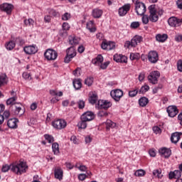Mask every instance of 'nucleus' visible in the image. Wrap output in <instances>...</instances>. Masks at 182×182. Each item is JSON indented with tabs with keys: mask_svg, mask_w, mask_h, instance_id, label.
<instances>
[{
	"mask_svg": "<svg viewBox=\"0 0 182 182\" xmlns=\"http://www.w3.org/2000/svg\"><path fill=\"white\" fill-rule=\"evenodd\" d=\"M28 164H26V162H24L23 161H18L12 163L11 164L9 165H4L1 168V171L3 173H6V171H12V173H14V174H16L17 176H21V174H23L28 171Z\"/></svg>",
	"mask_w": 182,
	"mask_h": 182,
	"instance_id": "f257e3e1",
	"label": "nucleus"
},
{
	"mask_svg": "<svg viewBox=\"0 0 182 182\" xmlns=\"http://www.w3.org/2000/svg\"><path fill=\"white\" fill-rule=\"evenodd\" d=\"M149 12V16L142 15V23L144 25H147L149 21L151 22H157L159 21V15H157V9L156 8V4H152L148 7Z\"/></svg>",
	"mask_w": 182,
	"mask_h": 182,
	"instance_id": "f03ea898",
	"label": "nucleus"
},
{
	"mask_svg": "<svg viewBox=\"0 0 182 182\" xmlns=\"http://www.w3.org/2000/svg\"><path fill=\"white\" fill-rule=\"evenodd\" d=\"M143 41V37L135 36L131 41H127L124 43V48L130 49V48H136L139 43Z\"/></svg>",
	"mask_w": 182,
	"mask_h": 182,
	"instance_id": "7ed1b4c3",
	"label": "nucleus"
},
{
	"mask_svg": "<svg viewBox=\"0 0 182 182\" xmlns=\"http://www.w3.org/2000/svg\"><path fill=\"white\" fill-rule=\"evenodd\" d=\"M76 56V50L74 46H71L66 50V56L65 57V63H69Z\"/></svg>",
	"mask_w": 182,
	"mask_h": 182,
	"instance_id": "20e7f679",
	"label": "nucleus"
},
{
	"mask_svg": "<svg viewBox=\"0 0 182 182\" xmlns=\"http://www.w3.org/2000/svg\"><path fill=\"white\" fill-rule=\"evenodd\" d=\"M101 48L103 49V50H114V49H116V43L103 40L101 43Z\"/></svg>",
	"mask_w": 182,
	"mask_h": 182,
	"instance_id": "39448f33",
	"label": "nucleus"
},
{
	"mask_svg": "<svg viewBox=\"0 0 182 182\" xmlns=\"http://www.w3.org/2000/svg\"><path fill=\"white\" fill-rule=\"evenodd\" d=\"M52 126L57 130H62V129H65V127L68 126V122H66L65 119H55L52 122Z\"/></svg>",
	"mask_w": 182,
	"mask_h": 182,
	"instance_id": "423d86ee",
	"label": "nucleus"
},
{
	"mask_svg": "<svg viewBox=\"0 0 182 182\" xmlns=\"http://www.w3.org/2000/svg\"><path fill=\"white\" fill-rule=\"evenodd\" d=\"M44 56L47 60H56L58 58V52L53 49L48 48L44 53Z\"/></svg>",
	"mask_w": 182,
	"mask_h": 182,
	"instance_id": "0eeeda50",
	"label": "nucleus"
},
{
	"mask_svg": "<svg viewBox=\"0 0 182 182\" xmlns=\"http://www.w3.org/2000/svg\"><path fill=\"white\" fill-rule=\"evenodd\" d=\"M135 11L137 15H139L140 16H143V15L146 14V4L141 2L135 3Z\"/></svg>",
	"mask_w": 182,
	"mask_h": 182,
	"instance_id": "6e6552de",
	"label": "nucleus"
},
{
	"mask_svg": "<svg viewBox=\"0 0 182 182\" xmlns=\"http://www.w3.org/2000/svg\"><path fill=\"white\" fill-rule=\"evenodd\" d=\"M159 77H160V72L153 71L149 75L148 80L152 85H156L159 82Z\"/></svg>",
	"mask_w": 182,
	"mask_h": 182,
	"instance_id": "1a4fd4ad",
	"label": "nucleus"
},
{
	"mask_svg": "<svg viewBox=\"0 0 182 182\" xmlns=\"http://www.w3.org/2000/svg\"><path fill=\"white\" fill-rule=\"evenodd\" d=\"M12 9H14V5L8 3H4L0 4V11L6 12L7 15L12 14Z\"/></svg>",
	"mask_w": 182,
	"mask_h": 182,
	"instance_id": "9d476101",
	"label": "nucleus"
},
{
	"mask_svg": "<svg viewBox=\"0 0 182 182\" xmlns=\"http://www.w3.org/2000/svg\"><path fill=\"white\" fill-rule=\"evenodd\" d=\"M110 95L115 102H120V99L123 97V91L122 90H112Z\"/></svg>",
	"mask_w": 182,
	"mask_h": 182,
	"instance_id": "9b49d317",
	"label": "nucleus"
},
{
	"mask_svg": "<svg viewBox=\"0 0 182 182\" xmlns=\"http://www.w3.org/2000/svg\"><path fill=\"white\" fill-rule=\"evenodd\" d=\"M148 60L151 63H157L159 61V53L155 50L149 51L147 55Z\"/></svg>",
	"mask_w": 182,
	"mask_h": 182,
	"instance_id": "f8f14e48",
	"label": "nucleus"
},
{
	"mask_svg": "<svg viewBox=\"0 0 182 182\" xmlns=\"http://www.w3.org/2000/svg\"><path fill=\"white\" fill-rule=\"evenodd\" d=\"M131 8L132 4H126L120 7L118 10V14L119 16H126V15H127V13L130 11Z\"/></svg>",
	"mask_w": 182,
	"mask_h": 182,
	"instance_id": "ddd939ff",
	"label": "nucleus"
},
{
	"mask_svg": "<svg viewBox=\"0 0 182 182\" xmlns=\"http://www.w3.org/2000/svg\"><path fill=\"white\" fill-rule=\"evenodd\" d=\"M166 112L169 117H176V114H178V109L176 105H171L166 108Z\"/></svg>",
	"mask_w": 182,
	"mask_h": 182,
	"instance_id": "4468645a",
	"label": "nucleus"
},
{
	"mask_svg": "<svg viewBox=\"0 0 182 182\" xmlns=\"http://www.w3.org/2000/svg\"><path fill=\"white\" fill-rule=\"evenodd\" d=\"M182 23V19H178L176 17H171L168 20V23L170 26H172L173 28H176L177 26H180Z\"/></svg>",
	"mask_w": 182,
	"mask_h": 182,
	"instance_id": "2eb2a0df",
	"label": "nucleus"
},
{
	"mask_svg": "<svg viewBox=\"0 0 182 182\" xmlns=\"http://www.w3.org/2000/svg\"><path fill=\"white\" fill-rule=\"evenodd\" d=\"M98 107L99 109H104V110H107L109 107H112V102L107 100H98Z\"/></svg>",
	"mask_w": 182,
	"mask_h": 182,
	"instance_id": "dca6fc26",
	"label": "nucleus"
},
{
	"mask_svg": "<svg viewBox=\"0 0 182 182\" xmlns=\"http://www.w3.org/2000/svg\"><path fill=\"white\" fill-rule=\"evenodd\" d=\"M159 153L161 157H164V159H168L170 156H171V149L163 147L159 149Z\"/></svg>",
	"mask_w": 182,
	"mask_h": 182,
	"instance_id": "f3484780",
	"label": "nucleus"
},
{
	"mask_svg": "<svg viewBox=\"0 0 182 182\" xmlns=\"http://www.w3.org/2000/svg\"><path fill=\"white\" fill-rule=\"evenodd\" d=\"M23 50L26 55H35L38 52L36 46H28L24 47Z\"/></svg>",
	"mask_w": 182,
	"mask_h": 182,
	"instance_id": "a211bd4d",
	"label": "nucleus"
},
{
	"mask_svg": "<svg viewBox=\"0 0 182 182\" xmlns=\"http://www.w3.org/2000/svg\"><path fill=\"white\" fill-rule=\"evenodd\" d=\"M81 118L86 122H92L95 119V114L90 111H87L81 115Z\"/></svg>",
	"mask_w": 182,
	"mask_h": 182,
	"instance_id": "6ab92c4d",
	"label": "nucleus"
},
{
	"mask_svg": "<svg viewBox=\"0 0 182 182\" xmlns=\"http://www.w3.org/2000/svg\"><path fill=\"white\" fill-rule=\"evenodd\" d=\"M54 176L55 178H57V180H63V170L60 166H57L54 169Z\"/></svg>",
	"mask_w": 182,
	"mask_h": 182,
	"instance_id": "aec40b11",
	"label": "nucleus"
},
{
	"mask_svg": "<svg viewBox=\"0 0 182 182\" xmlns=\"http://www.w3.org/2000/svg\"><path fill=\"white\" fill-rule=\"evenodd\" d=\"M182 135L181 132H174L171 134V143H173L174 144H177L178 143V141L181 139V136Z\"/></svg>",
	"mask_w": 182,
	"mask_h": 182,
	"instance_id": "412c9836",
	"label": "nucleus"
},
{
	"mask_svg": "<svg viewBox=\"0 0 182 182\" xmlns=\"http://www.w3.org/2000/svg\"><path fill=\"white\" fill-rule=\"evenodd\" d=\"M18 122H19L18 119H16V118L10 119L7 122V126L10 129H16V127H18Z\"/></svg>",
	"mask_w": 182,
	"mask_h": 182,
	"instance_id": "4be33fe9",
	"label": "nucleus"
},
{
	"mask_svg": "<svg viewBox=\"0 0 182 182\" xmlns=\"http://www.w3.org/2000/svg\"><path fill=\"white\" fill-rule=\"evenodd\" d=\"M69 43L72 46H75V45H79V42H80V38L74 36H70L68 38Z\"/></svg>",
	"mask_w": 182,
	"mask_h": 182,
	"instance_id": "5701e85b",
	"label": "nucleus"
},
{
	"mask_svg": "<svg viewBox=\"0 0 182 182\" xmlns=\"http://www.w3.org/2000/svg\"><path fill=\"white\" fill-rule=\"evenodd\" d=\"M92 15L93 18L99 19V18H102V15H103V10L100 9H94L92 10Z\"/></svg>",
	"mask_w": 182,
	"mask_h": 182,
	"instance_id": "b1692460",
	"label": "nucleus"
},
{
	"mask_svg": "<svg viewBox=\"0 0 182 182\" xmlns=\"http://www.w3.org/2000/svg\"><path fill=\"white\" fill-rule=\"evenodd\" d=\"M89 102L91 105H95L97 102V94L96 92L90 93Z\"/></svg>",
	"mask_w": 182,
	"mask_h": 182,
	"instance_id": "393cba45",
	"label": "nucleus"
},
{
	"mask_svg": "<svg viewBox=\"0 0 182 182\" xmlns=\"http://www.w3.org/2000/svg\"><path fill=\"white\" fill-rule=\"evenodd\" d=\"M168 38V36H167V34H157L156 36V39L157 41V42H166V41H167Z\"/></svg>",
	"mask_w": 182,
	"mask_h": 182,
	"instance_id": "a878e982",
	"label": "nucleus"
},
{
	"mask_svg": "<svg viewBox=\"0 0 182 182\" xmlns=\"http://www.w3.org/2000/svg\"><path fill=\"white\" fill-rule=\"evenodd\" d=\"M52 150L55 156H59V154L60 153V151H59V144H58L57 142L53 143Z\"/></svg>",
	"mask_w": 182,
	"mask_h": 182,
	"instance_id": "bb28decb",
	"label": "nucleus"
},
{
	"mask_svg": "<svg viewBox=\"0 0 182 182\" xmlns=\"http://www.w3.org/2000/svg\"><path fill=\"white\" fill-rule=\"evenodd\" d=\"M148 104H149V99L146 97H142L139 100V105L141 107H144L147 106Z\"/></svg>",
	"mask_w": 182,
	"mask_h": 182,
	"instance_id": "cd10ccee",
	"label": "nucleus"
},
{
	"mask_svg": "<svg viewBox=\"0 0 182 182\" xmlns=\"http://www.w3.org/2000/svg\"><path fill=\"white\" fill-rule=\"evenodd\" d=\"M75 90H79L82 87V80L80 79H75L73 82Z\"/></svg>",
	"mask_w": 182,
	"mask_h": 182,
	"instance_id": "c85d7f7f",
	"label": "nucleus"
},
{
	"mask_svg": "<svg viewBox=\"0 0 182 182\" xmlns=\"http://www.w3.org/2000/svg\"><path fill=\"white\" fill-rule=\"evenodd\" d=\"M16 100H18V97L14 96L12 97L9 98L6 100L7 106H14V105L16 104Z\"/></svg>",
	"mask_w": 182,
	"mask_h": 182,
	"instance_id": "c756f323",
	"label": "nucleus"
},
{
	"mask_svg": "<svg viewBox=\"0 0 182 182\" xmlns=\"http://www.w3.org/2000/svg\"><path fill=\"white\" fill-rule=\"evenodd\" d=\"M105 124L107 130H110V129H114V127H116V123L113 122L110 119H107Z\"/></svg>",
	"mask_w": 182,
	"mask_h": 182,
	"instance_id": "7c9ffc66",
	"label": "nucleus"
},
{
	"mask_svg": "<svg viewBox=\"0 0 182 182\" xmlns=\"http://www.w3.org/2000/svg\"><path fill=\"white\" fill-rule=\"evenodd\" d=\"M77 127L79 129H86L87 127V121L80 117V122H78Z\"/></svg>",
	"mask_w": 182,
	"mask_h": 182,
	"instance_id": "2f4dec72",
	"label": "nucleus"
},
{
	"mask_svg": "<svg viewBox=\"0 0 182 182\" xmlns=\"http://www.w3.org/2000/svg\"><path fill=\"white\" fill-rule=\"evenodd\" d=\"M87 29H89L90 32H96V27H95V22L92 21L87 23Z\"/></svg>",
	"mask_w": 182,
	"mask_h": 182,
	"instance_id": "473e14b6",
	"label": "nucleus"
},
{
	"mask_svg": "<svg viewBox=\"0 0 182 182\" xmlns=\"http://www.w3.org/2000/svg\"><path fill=\"white\" fill-rule=\"evenodd\" d=\"M50 95L51 96H54L55 97H58V96L59 97H62V96H63V92H61V91H60V92H58V91L55 90H50Z\"/></svg>",
	"mask_w": 182,
	"mask_h": 182,
	"instance_id": "72a5a7b5",
	"label": "nucleus"
},
{
	"mask_svg": "<svg viewBox=\"0 0 182 182\" xmlns=\"http://www.w3.org/2000/svg\"><path fill=\"white\" fill-rule=\"evenodd\" d=\"M5 46L7 50H12V49L15 48L16 44H15V42H14L13 41H10L6 43Z\"/></svg>",
	"mask_w": 182,
	"mask_h": 182,
	"instance_id": "f704fd0d",
	"label": "nucleus"
},
{
	"mask_svg": "<svg viewBox=\"0 0 182 182\" xmlns=\"http://www.w3.org/2000/svg\"><path fill=\"white\" fill-rule=\"evenodd\" d=\"M92 63L94 65H97V63H103V56L102 55H98L96 58L92 60Z\"/></svg>",
	"mask_w": 182,
	"mask_h": 182,
	"instance_id": "c9c22d12",
	"label": "nucleus"
},
{
	"mask_svg": "<svg viewBox=\"0 0 182 182\" xmlns=\"http://www.w3.org/2000/svg\"><path fill=\"white\" fill-rule=\"evenodd\" d=\"M153 176L158 177V178H163V173H161V169H154L153 171Z\"/></svg>",
	"mask_w": 182,
	"mask_h": 182,
	"instance_id": "e433bc0d",
	"label": "nucleus"
},
{
	"mask_svg": "<svg viewBox=\"0 0 182 182\" xmlns=\"http://www.w3.org/2000/svg\"><path fill=\"white\" fill-rule=\"evenodd\" d=\"M129 59H131L132 60H139L140 59V53H131Z\"/></svg>",
	"mask_w": 182,
	"mask_h": 182,
	"instance_id": "4c0bfd02",
	"label": "nucleus"
},
{
	"mask_svg": "<svg viewBox=\"0 0 182 182\" xmlns=\"http://www.w3.org/2000/svg\"><path fill=\"white\" fill-rule=\"evenodd\" d=\"M137 93H139V88L136 87L129 91V97H135V96H137Z\"/></svg>",
	"mask_w": 182,
	"mask_h": 182,
	"instance_id": "58836bf2",
	"label": "nucleus"
},
{
	"mask_svg": "<svg viewBox=\"0 0 182 182\" xmlns=\"http://www.w3.org/2000/svg\"><path fill=\"white\" fill-rule=\"evenodd\" d=\"M149 90H150V87L149 85H144L139 90V95H143L146 93V92H149Z\"/></svg>",
	"mask_w": 182,
	"mask_h": 182,
	"instance_id": "ea45409f",
	"label": "nucleus"
},
{
	"mask_svg": "<svg viewBox=\"0 0 182 182\" xmlns=\"http://www.w3.org/2000/svg\"><path fill=\"white\" fill-rule=\"evenodd\" d=\"M44 139H46L48 143H53V141H55L53 136L48 134H44Z\"/></svg>",
	"mask_w": 182,
	"mask_h": 182,
	"instance_id": "a19ab883",
	"label": "nucleus"
},
{
	"mask_svg": "<svg viewBox=\"0 0 182 182\" xmlns=\"http://www.w3.org/2000/svg\"><path fill=\"white\" fill-rule=\"evenodd\" d=\"M145 174L146 171L143 169H139L134 173V176H136V177H143Z\"/></svg>",
	"mask_w": 182,
	"mask_h": 182,
	"instance_id": "79ce46f5",
	"label": "nucleus"
},
{
	"mask_svg": "<svg viewBox=\"0 0 182 182\" xmlns=\"http://www.w3.org/2000/svg\"><path fill=\"white\" fill-rule=\"evenodd\" d=\"M6 77L7 76L6 74H1L0 75V86H3V85L6 83Z\"/></svg>",
	"mask_w": 182,
	"mask_h": 182,
	"instance_id": "37998d69",
	"label": "nucleus"
},
{
	"mask_svg": "<svg viewBox=\"0 0 182 182\" xmlns=\"http://www.w3.org/2000/svg\"><path fill=\"white\" fill-rule=\"evenodd\" d=\"M109 114L107 111H103L102 109H100L97 114L98 117H107Z\"/></svg>",
	"mask_w": 182,
	"mask_h": 182,
	"instance_id": "c03bdc74",
	"label": "nucleus"
},
{
	"mask_svg": "<svg viewBox=\"0 0 182 182\" xmlns=\"http://www.w3.org/2000/svg\"><path fill=\"white\" fill-rule=\"evenodd\" d=\"M85 85H87V86H92V85H93V77H90L85 79Z\"/></svg>",
	"mask_w": 182,
	"mask_h": 182,
	"instance_id": "a18cd8bd",
	"label": "nucleus"
},
{
	"mask_svg": "<svg viewBox=\"0 0 182 182\" xmlns=\"http://www.w3.org/2000/svg\"><path fill=\"white\" fill-rule=\"evenodd\" d=\"M140 26V23L139 21H133L131 23L130 28L131 29H137Z\"/></svg>",
	"mask_w": 182,
	"mask_h": 182,
	"instance_id": "49530a36",
	"label": "nucleus"
},
{
	"mask_svg": "<svg viewBox=\"0 0 182 182\" xmlns=\"http://www.w3.org/2000/svg\"><path fill=\"white\" fill-rule=\"evenodd\" d=\"M48 14L50 16H54L55 18H56L57 16H59V12L56 11V10L55 9H50L48 11Z\"/></svg>",
	"mask_w": 182,
	"mask_h": 182,
	"instance_id": "de8ad7c7",
	"label": "nucleus"
},
{
	"mask_svg": "<svg viewBox=\"0 0 182 182\" xmlns=\"http://www.w3.org/2000/svg\"><path fill=\"white\" fill-rule=\"evenodd\" d=\"M58 34L60 36H62V38H66V36H68V31L62 28L59 31Z\"/></svg>",
	"mask_w": 182,
	"mask_h": 182,
	"instance_id": "09e8293b",
	"label": "nucleus"
},
{
	"mask_svg": "<svg viewBox=\"0 0 182 182\" xmlns=\"http://www.w3.org/2000/svg\"><path fill=\"white\" fill-rule=\"evenodd\" d=\"M163 89V85L162 84H159L158 86L154 87L153 89V93L154 95H156V93H157L159 92V90Z\"/></svg>",
	"mask_w": 182,
	"mask_h": 182,
	"instance_id": "8fccbe9b",
	"label": "nucleus"
},
{
	"mask_svg": "<svg viewBox=\"0 0 182 182\" xmlns=\"http://www.w3.org/2000/svg\"><path fill=\"white\" fill-rule=\"evenodd\" d=\"M121 58H122V54H115L114 55L113 59L114 62H117V63H120Z\"/></svg>",
	"mask_w": 182,
	"mask_h": 182,
	"instance_id": "3c124183",
	"label": "nucleus"
},
{
	"mask_svg": "<svg viewBox=\"0 0 182 182\" xmlns=\"http://www.w3.org/2000/svg\"><path fill=\"white\" fill-rule=\"evenodd\" d=\"M109 65H110V61H106L101 64L100 68L105 70V69H107V66H109Z\"/></svg>",
	"mask_w": 182,
	"mask_h": 182,
	"instance_id": "603ef678",
	"label": "nucleus"
},
{
	"mask_svg": "<svg viewBox=\"0 0 182 182\" xmlns=\"http://www.w3.org/2000/svg\"><path fill=\"white\" fill-rule=\"evenodd\" d=\"M86 178H87V175H86L85 173H80L78 175V180H80V181H83L86 180Z\"/></svg>",
	"mask_w": 182,
	"mask_h": 182,
	"instance_id": "864d4df0",
	"label": "nucleus"
},
{
	"mask_svg": "<svg viewBox=\"0 0 182 182\" xmlns=\"http://www.w3.org/2000/svg\"><path fill=\"white\" fill-rule=\"evenodd\" d=\"M69 19H70V14H69V13H65V14L62 16V20H63V21H69Z\"/></svg>",
	"mask_w": 182,
	"mask_h": 182,
	"instance_id": "5fc2aeb1",
	"label": "nucleus"
},
{
	"mask_svg": "<svg viewBox=\"0 0 182 182\" xmlns=\"http://www.w3.org/2000/svg\"><path fill=\"white\" fill-rule=\"evenodd\" d=\"M76 168H78L80 171H86L87 170V167L85 165H80V166L77 165H75Z\"/></svg>",
	"mask_w": 182,
	"mask_h": 182,
	"instance_id": "6e6d98bb",
	"label": "nucleus"
},
{
	"mask_svg": "<svg viewBox=\"0 0 182 182\" xmlns=\"http://www.w3.org/2000/svg\"><path fill=\"white\" fill-rule=\"evenodd\" d=\"M77 106L79 109H85V101L79 100L77 102Z\"/></svg>",
	"mask_w": 182,
	"mask_h": 182,
	"instance_id": "4d7b16f0",
	"label": "nucleus"
},
{
	"mask_svg": "<svg viewBox=\"0 0 182 182\" xmlns=\"http://www.w3.org/2000/svg\"><path fill=\"white\" fill-rule=\"evenodd\" d=\"M70 141H73L74 144H79V141L77 140V138L75 135L70 137Z\"/></svg>",
	"mask_w": 182,
	"mask_h": 182,
	"instance_id": "13d9d810",
	"label": "nucleus"
},
{
	"mask_svg": "<svg viewBox=\"0 0 182 182\" xmlns=\"http://www.w3.org/2000/svg\"><path fill=\"white\" fill-rule=\"evenodd\" d=\"M2 116H4V119H9V116H11V112L8 110H6V111L4 112Z\"/></svg>",
	"mask_w": 182,
	"mask_h": 182,
	"instance_id": "bf43d9fd",
	"label": "nucleus"
},
{
	"mask_svg": "<svg viewBox=\"0 0 182 182\" xmlns=\"http://www.w3.org/2000/svg\"><path fill=\"white\" fill-rule=\"evenodd\" d=\"M119 63H127V57H126V55H121Z\"/></svg>",
	"mask_w": 182,
	"mask_h": 182,
	"instance_id": "052dcab7",
	"label": "nucleus"
},
{
	"mask_svg": "<svg viewBox=\"0 0 182 182\" xmlns=\"http://www.w3.org/2000/svg\"><path fill=\"white\" fill-rule=\"evenodd\" d=\"M174 173H175V178H177V180H178V178L181 177V171L176 170L174 171Z\"/></svg>",
	"mask_w": 182,
	"mask_h": 182,
	"instance_id": "680f3d73",
	"label": "nucleus"
},
{
	"mask_svg": "<svg viewBox=\"0 0 182 182\" xmlns=\"http://www.w3.org/2000/svg\"><path fill=\"white\" fill-rule=\"evenodd\" d=\"M177 68L179 72H182V60H178Z\"/></svg>",
	"mask_w": 182,
	"mask_h": 182,
	"instance_id": "e2e57ef3",
	"label": "nucleus"
},
{
	"mask_svg": "<svg viewBox=\"0 0 182 182\" xmlns=\"http://www.w3.org/2000/svg\"><path fill=\"white\" fill-rule=\"evenodd\" d=\"M62 28V29H64V31H69V29H70V26H69V23H63Z\"/></svg>",
	"mask_w": 182,
	"mask_h": 182,
	"instance_id": "0e129e2a",
	"label": "nucleus"
},
{
	"mask_svg": "<svg viewBox=\"0 0 182 182\" xmlns=\"http://www.w3.org/2000/svg\"><path fill=\"white\" fill-rule=\"evenodd\" d=\"M176 42H182V34L175 36Z\"/></svg>",
	"mask_w": 182,
	"mask_h": 182,
	"instance_id": "69168bd1",
	"label": "nucleus"
},
{
	"mask_svg": "<svg viewBox=\"0 0 182 182\" xmlns=\"http://www.w3.org/2000/svg\"><path fill=\"white\" fill-rule=\"evenodd\" d=\"M73 73L74 76H77V77L80 76V68L75 69V70L73 71Z\"/></svg>",
	"mask_w": 182,
	"mask_h": 182,
	"instance_id": "338daca9",
	"label": "nucleus"
},
{
	"mask_svg": "<svg viewBox=\"0 0 182 182\" xmlns=\"http://www.w3.org/2000/svg\"><path fill=\"white\" fill-rule=\"evenodd\" d=\"M176 5L179 9H182V0H178L176 1Z\"/></svg>",
	"mask_w": 182,
	"mask_h": 182,
	"instance_id": "774afa93",
	"label": "nucleus"
}]
</instances>
